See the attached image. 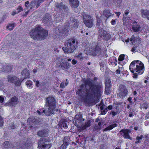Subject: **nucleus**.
Returning a JSON list of instances; mask_svg holds the SVG:
<instances>
[{
	"instance_id": "obj_12",
	"label": "nucleus",
	"mask_w": 149,
	"mask_h": 149,
	"mask_svg": "<svg viewBox=\"0 0 149 149\" xmlns=\"http://www.w3.org/2000/svg\"><path fill=\"white\" fill-rule=\"evenodd\" d=\"M18 99L16 97H13L10 99L8 103H6V106L10 107L15 106L18 102Z\"/></svg>"
},
{
	"instance_id": "obj_13",
	"label": "nucleus",
	"mask_w": 149,
	"mask_h": 149,
	"mask_svg": "<svg viewBox=\"0 0 149 149\" xmlns=\"http://www.w3.org/2000/svg\"><path fill=\"white\" fill-rule=\"evenodd\" d=\"M69 2L70 6L74 8L75 11L78 13L79 12V11L77 10V8L79 5V1L78 0H70Z\"/></svg>"
},
{
	"instance_id": "obj_2",
	"label": "nucleus",
	"mask_w": 149,
	"mask_h": 149,
	"mask_svg": "<svg viewBox=\"0 0 149 149\" xmlns=\"http://www.w3.org/2000/svg\"><path fill=\"white\" fill-rule=\"evenodd\" d=\"M45 107L42 112V109L37 110V112L39 115H43L44 113L46 116H50L53 114L55 107V99L54 97H49L46 99Z\"/></svg>"
},
{
	"instance_id": "obj_54",
	"label": "nucleus",
	"mask_w": 149,
	"mask_h": 149,
	"mask_svg": "<svg viewBox=\"0 0 149 149\" xmlns=\"http://www.w3.org/2000/svg\"><path fill=\"white\" fill-rule=\"evenodd\" d=\"M3 123V121L2 120V119L1 117L0 116V127H1Z\"/></svg>"
},
{
	"instance_id": "obj_5",
	"label": "nucleus",
	"mask_w": 149,
	"mask_h": 149,
	"mask_svg": "<svg viewBox=\"0 0 149 149\" xmlns=\"http://www.w3.org/2000/svg\"><path fill=\"white\" fill-rule=\"evenodd\" d=\"M77 42L74 39L68 40L65 44L62 49L65 53H72L77 47Z\"/></svg>"
},
{
	"instance_id": "obj_26",
	"label": "nucleus",
	"mask_w": 149,
	"mask_h": 149,
	"mask_svg": "<svg viewBox=\"0 0 149 149\" xmlns=\"http://www.w3.org/2000/svg\"><path fill=\"white\" fill-rule=\"evenodd\" d=\"M29 146H30L29 144L26 143H23L21 142L19 143L17 147L19 149H26L29 148Z\"/></svg>"
},
{
	"instance_id": "obj_40",
	"label": "nucleus",
	"mask_w": 149,
	"mask_h": 149,
	"mask_svg": "<svg viewBox=\"0 0 149 149\" xmlns=\"http://www.w3.org/2000/svg\"><path fill=\"white\" fill-rule=\"evenodd\" d=\"M110 87H105V92L107 95L109 94L110 93L111 91L110 88Z\"/></svg>"
},
{
	"instance_id": "obj_6",
	"label": "nucleus",
	"mask_w": 149,
	"mask_h": 149,
	"mask_svg": "<svg viewBox=\"0 0 149 149\" xmlns=\"http://www.w3.org/2000/svg\"><path fill=\"white\" fill-rule=\"evenodd\" d=\"M69 27L68 25L58 26L56 29V32L54 33V36L56 39H60L64 38L65 35L68 32Z\"/></svg>"
},
{
	"instance_id": "obj_1",
	"label": "nucleus",
	"mask_w": 149,
	"mask_h": 149,
	"mask_svg": "<svg viewBox=\"0 0 149 149\" xmlns=\"http://www.w3.org/2000/svg\"><path fill=\"white\" fill-rule=\"evenodd\" d=\"M76 93L81 101H88L90 103H96L100 101L102 93V88L87 80L85 85H81Z\"/></svg>"
},
{
	"instance_id": "obj_53",
	"label": "nucleus",
	"mask_w": 149,
	"mask_h": 149,
	"mask_svg": "<svg viewBox=\"0 0 149 149\" xmlns=\"http://www.w3.org/2000/svg\"><path fill=\"white\" fill-rule=\"evenodd\" d=\"M101 21L99 18H97V26H99L100 25Z\"/></svg>"
},
{
	"instance_id": "obj_18",
	"label": "nucleus",
	"mask_w": 149,
	"mask_h": 149,
	"mask_svg": "<svg viewBox=\"0 0 149 149\" xmlns=\"http://www.w3.org/2000/svg\"><path fill=\"white\" fill-rule=\"evenodd\" d=\"M29 71L26 69H24L22 72V81L25 79L29 78Z\"/></svg>"
},
{
	"instance_id": "obj_11",
	"label": "nucleus",
	"mask_w": 149,
	"mask_h": 149,
	"mask_svg": "<svg viewBox=\"0 0 149 149\" xmlns=\"http://www.w3.org/2000/svg\"><path fill=\"white\" fill-rule=\"evenodd\" d=\"M99 35L100 37L106 40L109 39L111 37V36L109 34L102 29H100Z\"/></svg>"
},
{
	"instance_id": "obj_55",
	"label": "nucleus",
	"mask_w": 149,
	"mask_h": 149,
	"mask_svg": "<svg viewBox=\"0 0 149 149\" xmlns=\"http://www.w3.org/2000/svg\"><path fill=\"white\" fill-rule=\"evenodd\" d=\"M62 125L63 127L65 128H67L68 127V125L66 123H63L62 124Z\"/></svg>"
},
{
	"instance_id": "obj_20",
	"label": "nucleus",
	"mask_w": 149,
	"mask_h": 149,
	"mask_svg": "<svg viewBox=\"0 0 149 149\" xmlns=\"http://www.w3.org/2000/svg\"><path fill=\"white\" fill-rule=\"evenodd\" d=\"M114 14H112L111 10H105L103 11V15L107 18L106 20L111 16H113Z\"/></svg>"
},
{
	"instance_id": "obj_7",
	"label": "nucleus",
	"mask_w": 149,
	"mask_h": 149,
	"mask_svg": "<svg viewBox=\"0 0 149 149\" xmlns=\"http://www.w3.org/2000/svg\"><path fill=\"white\" fill-rule=\"evenodd\" d=\"M83 22L86 26L89 28H91L93 25V19L91 16L85 13L82 14Z\"/></svg>"
},
{
	"instance_id": "obj_57",
	"label": "nucleus",
	"mask_w": 149,
	"mask_h": 149,
	"mask_svg": "<svg viewBox=\"0 0 149 149\" xmlns=\"http://www.w3.org/2000/svg\"><path fill=\"white\" fill-rule=\"evenodd\" d=\"M4 98L2 96H0V102H2L4 101Z\"/></svg>"
},
{
	"instance_id": "obj_62",
	"label": "nucleus",
	"mask_w": 149,
	"mask_h": 149,
	"mask_svg": "<svg viewBox=\"0 0 149 149\" xmlns=\"http://www.w3.org/2000/svg\"><path fill=\"white\" fill-rule=\"evenodd\" d=\"M111 23L112 25H114L116 23V21L115 20L112 19V21H111Z\"/></svg>"
},
{
	"instance_id": "obj_34",
	"label": "nucleus",
	"mask_w": 149,
	"mask_h": 149,
	"mask_svg": "<svg viewBox=\"0 0 149 149\" xmlns=\"http://www.w3.org/2000/svg\"><path fill=\"white\" fill-rule=\"evenodd\" d=\"M113 4L115 5L119 6L120 5L122 0H111Z\"/></svg>"
},
{
	"instance_id": "obj_25",
	"label": "nucleus",
	"mask_w": 149,
	"mask_h": 149,
	"mask_svg": "<svg viewBox=\"0 0 149 149\" xmlns=\"http://www.w3.org/2000/svg\"><path fill=\"white\" fill-rule=\"evenodd\" d=\"M45 0H36L35 1H32L31 3V5L33 7L34 5H36V8L40 6V3L43 2Z\"/></svg>"
},
{
	"instance_id": "obj_49",
	"label": "nucleus",
	"mask_w": 149,
	"mask_h": 149,
	"mask_svg": "<svg viewBox=\"0 0 149 149\" xmlns=\"http://www.w3.org/2000/svg\"><path fill=\"white\" fill-rule=\"evenodd\" d=\"M134 129L135 130H139V131H141L142 130L141 127L140 126L139 127H135L134 128Z\"/></svg>"
},
{
	"instance_id": "obj_46",
	"label": "nucleus",
	"mask_w": 149,
	"mask_h": 149,
	"mask_svg": "<svg viewBox=\"0 0 149 149\" xmlns=\"http://www.w3.org/2000/svg\"><path fill=\"white\" fill-rule=\"evenodd\" d=\"M68 146L66 145V144H63L60 147V149H66L67 147Z\"/></svg>"
},
{
	"instance_id": "obj_19",
	"label": "nucleus",
	"mask_w": 149,
	"mask_h": 149,
	"mask_svg": "<svg viewBox=\"0 0 149 149\" xmlns=\"http://www.w3.org/2000/svg\"><path fill=\"white\" fill-rule=\"evenodd\" d=\"M11 70V68L10 66H4L2 64L0 63V70L2 71H6L9 72Z\"/></svg>"
},
{
	"instance_id": "obj_42",
	"label": "nucleus",
	"mask_w": 149,
	"mask_h": 149,
	"mask_svg": "<svg viewBox=\"0 0 149 149\" xmlns=\"http://www.w3.org/2000/svg\"><path fill=\"white\" fill-rule=\"evenodd\" d=\"M23 10V9L22 7L20 6H19L18 7L17 9V13H19V12L22 11Z\"/></svg>"
},
{
	"instance_id": "obj_47",
	"label": "nucleus",
	"mask_w": 149,
	"mask_h": 149,
	"mask_svg": "<svg viewBox=\"0 0 149 149\" xmlns=\"http://www.w3.org/2000/svg\"><path fill=\"white\" fill-rule=\"evenodd\" d=\"M73 21L74 24L75 25V26H77V24L79 23V21L77 19H74Z\"/></svg>"
},
{
	"instance_id": "obj_60",
	"label": "nucleus",
	"mask_w": 149,
	"mask_h": 149,
	"mask_svg": "<svg viewBox=\"0 0 149 149\" xmlns=\"http://www.w3.org/2000/svg\"><path fill=\"white\" fill-rule=\"evenodd\" d=\"M131 51L132 52H136V48L135 47H133L131 50Z\"/></svg>"
},
{
	"instance_id": "obj_27",
	"label": "nucleus",
	"mask_w": 149,
	"mask_h": 149,
	"mask_svg": "<svg viewBox=\"0 0 149 149\" xmlns=\"http://www.w3.org/2000/svg\"><path fill=\"white\" fill-rule=\"evenodd\" d=\"M61 14L56 15L54 17V21H56V23L59 22H61V20H62L63 18Z\"/></svg>"
},
{
	"instance_id": "obj_17",
	"label": "nucleus",
	"mask_w": 149,
	"mask_h": 149,
	"mask_svg": "<svg viewBox=\"0 0 149 149\" xmlns=\"http://www.w3.org/2000/svg\"><path fill=\"white\" fill-rule=\"evenodd\" d=\"M66 7L62 3H56V10L58 12H60L66 8Z\"/></svg>"
},
{
	"instance_id": "obj_8",
	"label": "nucleus",
	"mask_w": 149,
	"mask_h": 149,
	"mask_svg": "<svg viewBox=\"0 0 149 149\" xmlns=\"http://www.w3.org/2000/svg\"><path fill=\"white\" fill-rule=\"evenodd\" d=\"M128 92V90L126 87L121 84L119 86L117 96L119 98L123 99L127 95Z\"/></svg>"
},
{
	"instance_id": "obj_29",
	"label": "nucleus",
	"mask_w": 149,
	"mask_h": 149,
	"mask_svg": "<svg viewBox=\"0 0 149 149\" xmlns=\"http://www.w3.org/2000/svg\"><path fill=\"white\" fill-rule=\"evenodd\" d=\"M130 132L131 131L130 130L127 129H126V131L124 133H123L124 134L123 136L124 138L128 139L131 140L132 139V138L130 137L129 135V134L130 133Z\"/></svg>"
},
{
	"instance_id": "obj_35",
	"label": "nucleus",
	"mask_w": 149,
	"mask_h": 149,
	"mask_svg": "<svg viewBox=\"0 0 149 149\" xmlns=\"http://www.w3.org/2000/svg\"><path fill=\"white\" fill-rule=\"evenodd\" d=\"M69 137L68 136H66L64 137V143L63 144H66V145L68 146L69 144Z\"/></svg>"
},
{
	"instance_id": "obj_22",
	"label": "nucleus",
	"mask_w": 149,
	"mask_h": 149,
	"mask_svg": "<svg viewBox=\"0 0 149 149\" xmlns=\"http://www.w3.org/2000/svg\"><path fill=\"white\" fill-rule=\"evenodd\" d=\"M28 123H29V125H32V123L34 124H36L39 123L38 118L33 117L31 119L29 118L27 120Z\"/></svg>"
},
{
	"instance_id": "obj_58",
	"label": "nucleus",
	"mask_w": 149,
	"mask_h": 149,
	"mask_svg": "<svg viewBox=\"0 0 149 149\" xmlns=\"http://www.w3.org/2000/svg\"><path fill=\"white\" fill-rule=\"evenodd\" d=\"M10 127L12 128V129H14L15 127V125L14 124L12 123L10 125Z\"/></svg>"
},
{
	"instance_id": "obj_3",
	"label": "nucleus",
	"mask_w": 149,
	"mask_h": 149,
	"mask_svg": "<svg viewBox=\"0 0 149 149\" xmlns=\"http://www.w3.org/2000/svg\"><path fill=\"white\" fill-rule=\"evenodd\" d=\"M30 34L32 38L35 40H41L45 39L48 36V31L38 26L31 30Z\"/></svg>"
},
{
	"instance_id": "obj_39",
	"label": "nucleus",
	"mask_w": 149,
	"mask_h": 149,
	"mask_svg": "<svg viewBox=\"0 0 149 149\" xmlns=\"http://www.w3.org/2000/svg\"><path fill=\"white\" fill-rule=\"evenodd\" d=\"M111 81L110 80H108V81H107L105 83V87H111V85L110 84Z\"/></svg>"
},
{
	"instance_id": "obj_45",
	"label": "nucleus",
	"mask_w": 149,
	"mask_h": 149,
	"mask_svg": "<svg viewBox=\"0 0 149 149\" xmlns=\"http://www.w3.org/2000/svg\"><path fill=\"white\" fill-rule=\"evenodd\" d=\"M107 111H108V110H107V108H106L105 109H104V110L102 111H101V114L102 115H105L106 113L107 112Z\"/></svg>"
},
{
	"instance_id": "obj_16",
	"label": "nucleus",
	"mask_w": 149,
	"mask_h": 149,
	"mask_svg": "<svg viewBox=\"0 0 149 149\" xmlns=\"http://www.w3.org/2000/svg\"><path fill=\"white\" fill-rule=\"evenodd\" d=\"M90 51L94 55L99 54L102 51L100 47L98 45H96L95 48H91Z\"/></svg>"
},
{
	"instance_id": "obj_28",
	"label": "nucleus",
	"mask_w": 149,
	"mask_h": 149,
	"mask_svg": "<svg viewBox=\"0 0 149 149\" xmlns=\"http://www.w3.org/2000/svg\"><path fill=\"white\" fill-rule=\"evenodd\" d=\"M130 41L132 44L135 45L136 46H138L140 43V40L139 38L137 39L135 38H131Z\"/></svg>"
},
{
	"instance_id": "obj_52",
	"label": "nucleus",
	"mask_w": 149,
	"mask_h": 149,
	"mask_svg": "<svg viewBox=\"0 0 149 149\" xmlns=\"http://www.w3.org/2000/svg\"><path fill=\"white\" fill-rule=\"evenodd\" d=\"M60 87L62 88H64L65 87L64 85V82H62L60 85Z\"/></svg>"
},
{
	"instance_id": "obj_23",
	"label": "nucleus",
	"mask_w": 149,
	"mask_h": 149,
	"mask_svg": "<svg viewBox=\"0 0 149 149\" xmlns=\"http://www.w3.org/2000/svg\"><path fill=\"white\" fill-rule=\"evenodd\" d=\"M59 67L64 70L68 69L70 68V65L67 62L63 63L62 62L60 64Z\"/></svg>"
},
{
	"instance_id": "obj_33",
	"label": "nucleus",
	"mask_w": 149,
	"mask_h": 149,
	"mask_svg": "<svg viewBox=\"0 0 149 149\" xmlns=\"http://www.w3.org/2000/svg\"><path fill=\"white\" fill-rule=\"evenodd\" d=\"M16 26V24L15 23H13L11 24H10L7 26V28L10 30H13L14 27Z\"/></svg>"
},
{
	"instance_id": "obj_50",
	"label": "nucleus",
	"mask_w": 149,
	"mask_h": 149,
	"mask_svg": "<svg viewBox=\"0 0 149 149\" xmlns=\"http://www.w3.org/2000/svg\"><path fill=\"white\" fill-rule=\"evenodd\" d=\"M90 123L89 122H87L86 123H85V125L84 126V128H86V127L89 126H90Z\"/></svg>"
},
{
	"instance_id": "obj_31",
	"label": "nucleus",
	"mask_w": 149,
	"mask_h": 149,
	"mask_svg": "<svg viewBox=\"0 0 149 149\" xmlns=\"http://www.w3.org/2000/svg\"><path fill=\"white\" fill-rule=\"evenodd\" d=\"M123 24L125 25L126 22H129V20H130V17H128L127 16L123 15Z\"/></svg>"
},
{
	"instance_id": "obj_64",
	"label": "nucleus",
	"mask_w": 149,
	"mask_h": 149,
	"mask_svg": "<svg viewBox=\"0 0 149 149\" xmlns=\"http://www.w3.org/2000/svg\"><path fill=\"white\" fill-rule=\"evenodd\" d=\"M132 99V98L131 97H129L127 99L128 100L131 104H132L133 103L132 101H131Z\"/></svg>"
},
{
	"instance_id": "obj_38",
	"label": "nucleus",
	"mask_w": 149,
	"mask_h": 149,
	"mask_svg": "<svg viewBox=\"0 0 149 149\" xmlns=\"http://www.w3.org/2000/svg\"><path fill=\"white\" fill-rule=\"evenodd\" d=\"M29 2L28 1H26L25 3V6L27 8L29 9H31L32 8H34L36 6V5H34L33 7V6H31V4H30V6H31V7H29Z\"/></svg>"
},
{
	"instance_id": "obj_24",
	"label": "nucleus",
	"mask_w": 149,
	"mask_h": 149,
	"mask_svg": "<svg viewBox=\"0 0 149 149\" xmlns=\"http://www.w3.org/2000/svg\"><path fill=\"white\" fill-rule=\"evenodd\" d=\"M37 135L40 136L46 137L47 136L48 132L46 130H39L37 133Z\"/></svg>"
},
{
	"instance_id": "obj_30",
	"label": "nucleus",
	"mask_w": 149,
	"mask_h": 149,
	"mask_svg": "<svg viewBox=\"0 0 149 149\" xmlns=\"http://www.w3.org/2000/svg\"><path fill=\"white\" fill-rule=\"evenodd\" d=\"M117 125L116 124H114L108 126L105 128L104 129V131H107L109 130H110L113 129V128L116 127Z\"/></svg>"
},
{
	"instance_id": "obj_21",
	"label": "nucleus",
	"mask_w": 149,
	"mask_h": 149,
	"mask_svg": "<svg viewBox=\"0 0 149 149\" xmlns=\"http://www.w3.org/2000/svg\"><path fill=\"white\" fill-rule=\"evenodd\" d=\"M142 17L149 20V10H141Z\"/></svg>"
},
{
	"instance_id": "obj_61",
	"label": "nucleus",
	"mask_w": 149,
	"mask_h": 149,
	"mask_svg": "<svg viewBox=\"0 0 149 149\" xmlns=\"http://www.w3.org/2000/svg\"><path fill=\"white\" fill-rule=\"evenodd\" d=\"M77 61L74 59L72 60V63L73 65L77 63Z\"/></svg>"
},
{
	"instance_id": "obj_4",
	"label": "nucleus",
	"mask_w": 149,
	"mask_h": 149,
	"mask_svg": "<svg viewBox=\"0 0 149 149\" xmlns=\"http://www.w3.org/2000/svg\"><path fill=\"white\" fill-rule=\"evenodd\" d=\"M130 70L132 73H134L133 77L136 78L137 74H141L144 72L143 64L140 61H134L130 65Z\"/></svg>"
},
{
	"instance_id": "obj_37",
	"label": "nucleus",
	"mask_w": 149,
	"mask_h": 149,
	"mask_svg": "<svg viewBox=\"0 0 149 149\" xmlns=\"http://www.w3.org/2000/svg\"><path fill=\"white\" fill-rule=\"evenodd\" d=\"M75 56L80 60H82L84 58V56L82 55V54L81 53H79L78 55H76Z\"/></svg>"
},
{
	"instance_id": "obj_51",
	"label": "nucleus",
	"mask_w": 149,
	"mask_h": 149,
	"mask_svg": "<svg viewBox=\"0 0 149 149\" xmlns=\"http://www.w3.org/2000/svg\"><path fill=\"white\" fill-rule=\"evenodd\" d=\"M148 104L147 103H145L144 104L142 105L141 107L143 108L144 109H146L148 108Z\"/></svg>"
},
{
	"instance_id": "obj_48",
	"label": "nucleus",
	"mask_w": 149,
	"mask_h": 149,
	"mask_svg": "<svg viewBox=\"0 0 149 149\" xmlns=\"http://www.w3.org/2000/svg\"><path fill=\"white\" fill-rule=\"evenodd\" d=\"M134 115V111L132 110H130L129 112V116L130 117H132Z\"/></svg>"
},
{
	"instance_id": "obj_14",
	"label": "nucleus",
	"mask_w": 149,
	"mask_h": 149,
	"mask_svg": "<svg viewBox=\"0 0 149 149\" xmlns=\"http://www.w3.org/2000/svg\"><path fill=\"white\" fill-rule=\"evenodd\" d=\"M132 29L134 32H140L142 30L140 24L136 22L133 23L132 25Z\"/></svg>"
},
{
	"instance_id": "obj_9",
	"label": "nucleus",
	"mask_w": 149,
	"mask_h": 149,
	"mask_svg": "<svg viewBox=\"0 0 149 149\" xmlns=\"http://www.w3.org/2000/svg\"><path fill=\"white\" fill-rule=\"evenodd\" d=\"M51 147V145L49 141L46 138H42L39 141L38 147L39 149H44L45 148H49Z\"/></svg>"
},
{
	"instance_id": "obj_36",
	"label": "nucleus",
	"mask_w": 149,
	"mask_h": 149,
	"mask_svg": "<svg viewBox=\"0 0 149 149\" xmlns=\"http://www.w3.org/2000/svg\"><path fill=\"white\" fill-rule=\"evenodd\" d=\"M32 82L30 80H28L26 82V84L27 86L31 88L33 86Z\"/></svg>"
},
{
	"instance_id": "obj_41",
	"label": "nucleus",
	"mask_w": 149,
	"mask_h": 149,
	"mask_svg": "<svg viewBox=\"0 0 149 149\" xmlns=\"http://www.w3.org/2000/svg\"><path fill=\"white\" fill-rule=\"evenodd\" d=\"M125 55L124 54L120 55L118 58V60L120 61H122L124 60Z\"/></svg>"
},
{
	"instance_id": "obj_63",
	"label": "nucleus",
	"mask_w": 149,
	"mask_h": 149,
	"mask_svg": "<svg viewBox=\"0 0 149 149\" xmlns=\"http://www.w3.org/2000/svg\"><path fill=\"white\" fill-rule=\"evenodd\" d=\"M129 10H126L125 11V15H125V16H127V15L129 13Z\"/></svg>"
},
{
	"instance_id": "obj_59",
	"label": "nucleus",
	"mask_w": 149,
	"mask_h": 149,
	"mask_svg": "<svg viewBox=\"0 0 149 149\" xmlns=\"http://www.w3.org/2000/svg\"><path fill=\"white\" fill-rule=\"evenodd\" d=\"M18 13L17 12V10H14L13 12H12V15H14Z\"/></svg>"
},
{
	"instance_id": "obj_43",
	"label": "nucleus",
	"mask_w": 149,
	"mask_h": 149,
	"mask_svg": "<svg viewBox=\"0 0 149 149\" xmlns=\"http://www.w3.org/2000/svg\"><path fill=\"white\" fill-rule=\"evenodd\" d=\"M33 81L34 82L36 83L35 85L37 87H38L40 85L39 81L38 80H36L35 79L33 80Z\"/></svg>"
},
{
	"instance_id": "obj_15",
	"label": "nucleus",
	"mask_w": 149,
	"mask_h": 149,
	"mask_svg": "<svg viewBox=\"0 0 149 149\" xmlns=\"http://www.w3.org/2000/svg\"><path fill=\"white\" fill-rule=\"evenodd\" d=\"M42 22L46 25H49L52 22V20L50 15L47 13L45 15L43 18Z\"/></svg>"
},
{
	"instance_id": "obj_10",
	"label": "nucleus",
	"mask_w": 149,
	"mask_h": 149,
	"mask_svg": "<svg viewBox=\"0 0 149 149\" xmlns=\"http://www.w3.org/2000/svg\"><path fill=\"white\" fill-rule=\"evenodd\" d=\"M7 79L9 82L13 83L16 86H19L21 85L22 81H21L19 78L15 76L8 75L7 77Z\"/></svg>"
},
{
	"instance_id": "obj_56",
	"label": "nucleus",
	"mask_w": 149,
	"mask_h": 149,
	"mask_svg": "<svg viewBox=\"0 0 149 149\" xmlns=\"http://www.w3.org/2000/svg\"><path fill=\"white\" fill-rule=\"evenodd\" d=\"M111 113L112 115V116L113 117H114L117 114V113L116 112H114V111H112L111 112V113Z\"/></svg>"
},
{
	"instance_id": "obj_44",
	"label": "nucleus",
	"mask_w": 149,
	"mask_h": 149,
	"mask_svg": "<svg viewBox=\"0 0 149 149\" xmlns=\"http://www.w3.org/2000/svg\"><path fill=\"white\" fill-rule=\"evenodd\" d=\"M9 142L8 141H6L4 142L3 145L6 148L9 146Z\"/></svg>"
},
{
	"instance_id": "obj_32",
	"label": "nucleus",
	"mask_w": 149,
	"mask_h": 149,
	"mask_svg": "<svg viewBox=\"0 0 149 149\" xmlns=\"http://www.w3.org/2000/svg\"><path fill=\"white\" fill-rule=\"evenodd\" d=\"M143 136L141 135L140 136H137L136 138V141L135 143L136 144L140 143H141V140L143 138Z\"/></svg>"
}]
</instances>
